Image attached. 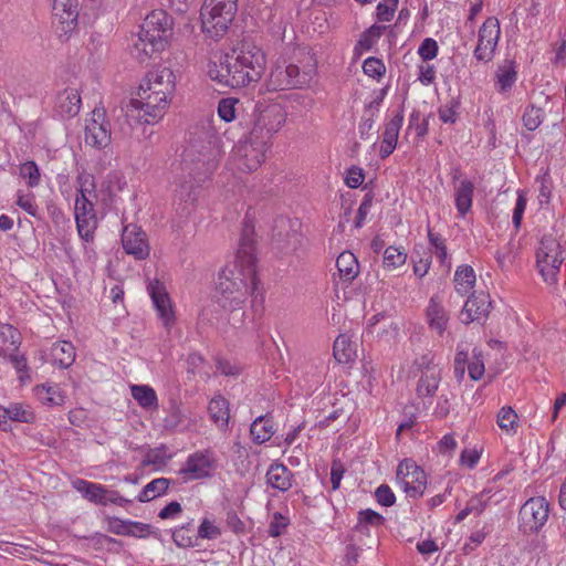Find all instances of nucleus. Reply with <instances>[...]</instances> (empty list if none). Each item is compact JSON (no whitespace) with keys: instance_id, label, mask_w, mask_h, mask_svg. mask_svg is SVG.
<instances>
[{"instance_id":"bf43d9fd","label":"nucleus","mask_w":566,"mask_h":566,"mask_svg":"<svg viewBox=\"0 0 566 566\" xmlns=\"http://www.w3.org/2000/svg\"><path fill=\"white\" fill-rule=\"evenodd\" d=\"M221 535L220 528L209 518H203L198 527L197 537L201 539H214Z\"/></svg>"},{"instance_id":"864d4df0","label":"nucleus","mask_w":566,"mask_h":566,"mask_svg":"<svg viewBox=\"0 0 566 566\" xmlns=\"http://www.w3.org/2000/svg\"><path fill=\"white\" fill-rule=\"evenodd\" d=\"M428 239L439 261L444 263L448 258L444 239L440 234L434 233L430 228L428 229Z\"/></svg>"},{"instance_id":"5fc2aeb1","label":"nucleus","mask_w":566,"mask_h":566,"mask_svg":"<svg viewBox=\"0 0 566 566\" xmlns=\"http://www.w3.org/2000/svg\"><path fill=\"white\" fill-rule=\"evenodd\" d=\"M238 99L235 98H222L218 105V114L221 119L227 123L232 122L235 118V104Z\"/></svg>"},{"instance_id":"6e6d98bb","label":"nucleus","mask_w":566,"mask_h":566,"mask_svg":"<svg viewBox=\"0 0 566 566\" xmlns=\"http://www.w3.org/2000/svg\"><path fill=\"white\" fill-rule=\"evenodd\" d=\"M363 70L366 75L374 78L381 77L386 72L385 64L377 57L366 59L363 64Z\"/></svg>"},{"instance_id":"338daca9","label":"nucleus","mask_w":566,"mask_h":566,"mask_svg":"<svg viewBox=\"0 0 566 566\" xmlns=\"http://www.w3.org/2000/svg\"><path fill=\"white\" fill-rule=\"evenodd\" d=\"M467 361L468 352L458 347V352L454 357V376L459 381L464 377Z\"/></svg>"},{"instance_id":"0eeeda50","label":"nucleus","mask_w":566,"mask_h":566,"mask_svg":"<svg viewBox=\"0 0 566 566\" xmlns=\"http://www.w3.org/2000/svg\"><path fill=\"white\" fill-rule=\"evenodd\" d=\"M565 260V251L553 235H544L536 251V264L546 283L557 282L560 265Z\"/></svg>"},{"instance_id":"6e6552de","label":"nucleus","mask_w":566,"mask_h":566,"mask_svg":"<svg viewBox=\"0 0 566 566\" xmlns=\"http://www.w3.org/2000/svg\"><path fill=\"white\" fill-rule=\"evenodd\" d=\"M269 145L253 136L240 140L233 148V158L238 169L244 172L256 170L265 159Z\"/></svg>"},{"instance_id":"9d476101","label":"nucleus","mask_w":566,"mask_h":566,"mask_svg":"<svg viewBox=\"0 0 566 566\" xmlns=\"http://www.w3.org/2000/svg\"><path fill=\"white\" fill-rule=\"evenodd\" d=\"M397 482L409 497H420L427 488L424 471L412 460L405 459L397 468Z\"/></svg>"},{"instance_id":"6ab92c4d","label":"nucleus","mask_w":566,"mask_h":566,"mask_svg":"<svg viewBox=\"0 0 566 566\" xmlns=\"http://www.w3.org/2000/svg\"><path fill=\"white\" fill-rule=\"evenodd\" d=\"M491 302L484 293L472 294L465 302L460 318L462 323L470 324L485 318L490 313Z\"/></svg>"},{"instance_id":"603ef678","label":"nucleus","mask_w":566,"mask_h":566,"mask_svg":"<svg viewBox=\"0 0 566 566\" xmlns=\"http://www.w3.org/2000/svg\"><path fill=\"white\" fill-rule=\"evenodd\" d=\"M385 30V27L381 25H373L367 31H365L359 41L358 46L363 48L364 50H370L373 45L375 44L376 40H378L382 31Z\"/></svg>"},{"instance_id":"3c124183","label":"nucleus","mask_w":566,"mask_h":566,"mask_svg":"<svg viewBox=\"0 0 566 566\" xmlns=\"http://www.w3.org/2000/svg\"><path fill=\"white\" fill-rule=\"evenodd\" d=\"M170 455H168L164 448L150 449L146 452L143 464L144 465H155L156 468H161L167 464Z\"/></svg>"},{"instance_id":"cd10ccee","label":"nucleus","mask_w":566,"mask_h":566,"mask_svg":"<svg viewBox=\"0 0 566 566\" xmlns=\"http://www.w3.org/2000/svg\"><path fill=\"white\" fill-rule=\"evenodd\" d=\"M474 185L470 180H461L454 190L455 208L461 217L471 209Z\"/></svg>"},{"instance_id":"c03bdc74","label":"nucleus","mask_w":566,"mask_h":566,"mask_svg":"<svg viewBox=\"0 0 566 566\" xmlns=\"http://www.w3.org/2000/svg\"><path fill=\"white\" fill-rule=\"evenodd\" d=\"M77 193L76 197H84L86 199H96V184L92 174L82 171L76 177Z\"/></svg>"},{"instance_id":"f8f14e48","label":"nucleus","mask_w":566,"mask_h":566,"mask_svg":"<svg viewBox=\"0 0 566 566\" xmlns=\"http://www.w3.org/2000/svg\"><path fill=\"white\" fill-rule=\"evenodd\" d=\"M84 140L96 149H104L111 144V124L103 109H93L91 117L85 120Z\"/></svg>"},{"instance_id":"72a5a7b5","label":"nucleus","mask_w":566,"mask_h":566,"mask_svg":"<svg viewBox=\"0 0 566 566\" xmlns=\"http://www.w3.org/2000/svg\"><path fill=\"white\" fill-rule=\"evenodd\" d=\"M34 394L40 402L48 406H61L64 403V396L57 385L42 384L34 387Z\"/></svg>"},{"instance_id":"8fccbe9b","label":"nucleus","mask_w":566,"mask_h":566,"mask_svg":"<svg viewBox=\"0 0 566 566\" xmlns=\"http://www.w3.org/2000/svg\"><path fill=\"white\" fill-rule=\"evenodd\" d=\"M544 112L533 105L525 108L523 114V124L528 130H535L543 122Z\"/></svg>"},{"instance_id":"a878e982","label":"nucleus","mask_w":566,"mask_h":566,"mask_svg":"<svg viewBox=\"0 0 566 566\" xmlns=\"http://www.w3.org/2000/svg\"><path fill=\"white\" fill-rule=\"evenodd\" d=\"M293 473L281 463L271 464L266 472V482L273 489L282 492L287 491L292 486Z\"/></svg>"},{"instance_id":"4468645a","label":"nucleus","mask_w":566,"mask_h":566,"mask_svg":"<svg viewBox=\"0 0 566 566\" xmlns=\"http://www.w3.org/2000/svg\"><path fill=\"white\" fill-rule=\"evenodd\" d=\"M500 22L496 18H488L479 30L478 45L474 50V57L478 61L488 63L493 56L500 39Z\"/></svg>"},{"instance_id":"39448f33","label":"nucleus","mask_w":566,"mask_h":566,"mask_svg":"<svg viewBox=\"0 0 566 566\" xmlns=\"http://www.w3.org/2000/svg\"><path fill=\"white\" fill-rule=\"evenodd\" d=\"M172 19L163 10L149 13L134 43V52L139 61H144L155 52L164 51L171 35Z\"/></svg>"},{"instance_id":"ea45409f","label":"nucleus","mask_w":566,"mask_h":566,"mask_svg":"<svg viewBox=\"0 0 566 566\" xmlns=\"http://www.w3.org/2000/svg\"><path fill=\"white\" fill-rule=\"evenodd\" d=\"M174 543L181 548H189L196 546L198 539L193 532L192 522H188L172 531Z\"/></svg>"},{"instance_id":"f3484780","label":"nucleus","mask_w":566,"mask_h":566,"mask_svg":"<svg viewBox=\"0 0 566 566\" xmlns=\"http://www.w3.org/2000/svg\"><path fill=\"white\" fill-rule=\"evenodd\" d=\"M148 294L153 301V304L158 313L159 318L168 326L174 322V312L171 301L166 286L159 280H151L147 284Z\"/></svg>"},{"instance_id":"a19ab883","label":"nucleus","mask_w":566,"mask_h":566,"mask_svg":"<svg viewBox=\"0 0 566 566\" xmlns=\"http://www.w3.org/2000/svg\"><path fill=\"white\" fill-rule=\"evenodd\" d=\"M170 481L166 478H158L147 483L138 495L139 502H149L161 494L169 488Z\"/></svg>"},{"instance_id":"20e7f679","label":"nucleus","mask_w":566,"mask_h":566,"mask_svg":"<svg viewBox=\"0 0 566 566\" xmlns=\"http://www.w3.org/2000/svg\"><path fill=\"white\" fill-rule=\"evenodd\" d=\"M265 55L263 51L251 42H243L231 53L230 87H245L256 83L265 71Z\"/></svg>"},{"instance_id":"393cba45","label":"nucleus","mask_w":566,"mask_h":566,"mask_svg":"<svg viewBox=\"0 0 566 566\" xmlns=\"http://www.w3.org/2000/svg\"><path fill=\"white\" fill-rule=\"evenodd\" d=\"M294 62L289 65H294L302 69V78L304 81H313L317 72V60L314 53L307 48H300L294 53Z\"/></svg>"},{"instance_id":"412c9836","label":"nucleus","mask_w":566,"mask_h":566,"mask_svg":"<svg viewBox=\"0 0 566 566\" xmlns=\"http://www.w3.org/2000/svg\"><path fill=\"white\" fill-rule=\"evenodd\" d=\"M207 73L212 81L230 87L231 54L213 53L209 60Z\"/></svg>"},{"instance_id":"13d9d810","label":"nucleus","mask_w":566,"mask_h":566,"mask_svg":"<svg viewBox=\"0 0 566 566\" xmlns=\"http://www.w3.org/2000/svg\"><path fill=\"white\" fill-rule=\"evenodd\" d=\"M460 106V102L457 98H452L448 104L439 108V117L446 124H454L458 117L457 109Z\"/></svg>"},{"instance_id":"c9c22d12","label":"nucleus","mask_w":566,"mask_h":566,"mask_svg":"<svg viewBox=\"0 0 566 566\" xmlns=\"http://www.w3.org/2000/svg\"><path fill=\"white\" fill-rule=\"evenodd\" d=\"M73 488L75 490H77L80 493H82V495L93 502V503H96V504H101L103 503V496L105 495V488L99 485V484H96V483H92V482H88L86 480H82V479H76L75 481H73Z\"/></svg>"},{"instance_id":"b1692460","label":"nucleus","mask_w":566,"mask_h":566,"mask_svg":"<svg viewBox=\"0 0 566 566\" xmlns=\"http://www.w3.org/2000/svg\"><path fill=\"white\" fill-rule=\"evenodd\" d=\"M441 381V368H430L420 374L416 395L418 398H431L436 395Z\"/></svg>"},{"instance_id":"5701e85b","label":"nucleus","mask_w":566,"mask_h":566,"mask_svg":"<svg viewBox=\"0 0 566 566\" xmlns=\"http://www.w3.org/2000/svg\"><path fill=\"white\" fill-rule=\"evenodd\" d=\"M402 122L403 115L401 112H398L392 116V118L388 123H386L379 149V155L381 158H387L394 153L397 146V140Z\"/></svg>"},{"instance_id":"f03ea898","label":"nucleus","mask_w":566,"mask_h":566,"mask_svg":"<svg viewBox=\"0 0 566 566\" xmlns=\"http://www.w3.org/2000/svg\"><path fill=\"white\" fill-rule=\"evenodd\" d=\"M221 155L219 139L209 132H200L190 138L181 159L172 165L175 182L181 197L190 198L214 170Z\"/></svg>"},{"instance_id":"aec40b11","label":"nucleus","mask_w":566,"mask_h":566,"mask_svg":"<svg viewBox=\"0 0 566 566\" xmlns=\"http://www.w3.org/2000/svg\"><path fill=\"white\" fill-rule=\"evenodd\" d=\"M78 0H53L52 12L54 18L62 24L64 33L72 31L78 18Z\"/></svg>"},{"instance_id":"37998d69","label":"nucleus","mask_w":566,"mask_h":566,"mask_svg":"<svg viewBox=\"0 0 566 566\" xmlns=\"http://www.w3.org/2000/svg\"><path fill=\"white\" fill-rule=\"evenodd\" d=\"M8 409V419L22 423L35 422V413L29 405L11 403Z\"/></svg>"},{"instance_id":"c85d7f7f","label":"nucleus","mask_w":566,"mask_h":566,"mask_svg":"<svg viewBox=\"0 0 566 566\" xmlns=\"http://www.w3.org/2000/svg\"><path fill=\"white\" fill-rule=\"evenodd\" d=\"M191 422L189 411L184 409L177 401H171L168 415L164 419L166 429H185Z\"/></svg>"},{"instance_id":"0e129e2a","label":"nucleus","mask_w":566,"mask_h":566,"mask_svg":"<svg viewBox=\"0 0 566 566\" xmlns=\"http://www.w3.org/2000/svg\"><path fill=\"white\" fill-rule=\"evenodd\" d=\"M484 363L481 353H474L472 360L468 365L469 376L473 380H479L484 374Z\"/></svg>"},{"instance_id":"7c9ffc66","label":"nucleus","mask_w":566,"mask_h":566,"mask_svg":"<svg viewBox=\"0 0 566 566\" xmlns=\"http://www.w3.org/2000/svg\"><path fill=\"white\" fill-rule=\"evenodd\" d=\"M274 432L273 422L269 416L258 417L250 427L251 438L258 444L269 441Z\"/></svg>"},{"instance_id":"58836bf2","label":"nucleus","mask_w":566,"mask_h":566,"mask_svg":"<svg viewBox=\"0 0 566 566\" xmlns=\"http://www.w3.org/2000/svg\"><path fill=\"white\" fill-rule=\"evenodd\" d=\"M19 345V333L11 325L0 326V356L13 353Z\"/></svg>"},{"instance_id":"f257e3e1","label":"nucleus","mask_w":566,"mask_h":566,"mask_svg":"<svg viewBox=\"0 0 566 566\" xmlns=\"http://www.w3.org/2000/svg\"><path fill=\"white\" fill-rule=\"evenodd\" d=\"M258 285L254 240L252 230L245 227L234 263L226 266L219 274V302L224 308H241L249 295L253 297V302L256 301Z\"/></svg>"},{"instance_id":"dca6fc26","label":"nucleus","mask_w":566,"mask_h":566,"mask_svg":"<svg viewBox=\"0 0 566 566\" xmlns=\"http://www.w3.org/2000/svg\"><path fill=\"white\" fill-rule=\"evenodd\" d=\"M122 244L127 254L137 260H144L149 255V244L146 233L136 224H128L122 233Z\"/></svg>"},{"instance_id":"49530a36","label":"nucleus","mask_w":566,"mask_h":566,"mask_svg":"<svg viewBox=\"0 0 566 566\" xmlns=\"http://www.w3.org/2000/svg\"><path fill=\"white\" fill-rule=\"evenodd\" d=\"M497 84L500 91L510 90L516 81V72L512 66L511 62H505L504 65L499 66L496 72Z\"/></svg>"},{"instance_id":"e2e57ef3","label":"nucleus","mask_w":566,"mask_h":566,"mask_svg":"<svg viewBox=\"0 0 566 566\" xmlns=\"http://www.w3.org/2000/svg\"><path fill=\"white\" fill-rule=\"evenodd\" d=\"M397 0H387L385 2H380L377 6V18L379 21L387 22L390 21L394 17L395 10L397 8Z\"/></svg>"},{"instance_id":"052dcab7","label":"nucleus","mask_w":566,"mask_h":566,"mask_svg":"<svg viewBox=\"0 0 566 566\" xmlns=\"http://www.w3.org/2000/svg\"><path fill=\"white\" fill-rule=\"evenodd\" d=\"M289 525V520L281 513L275 512L269 526V535L272 537L280 536Z\"/></svg>"},{"instance_id":"09e8293b","label":"nucleus","mask_w":566,"mask_h":566,"mask_svg":"<svg viewBox=\"0 0 566 566\" xmlns=\"http://www.w3.org/2000/svg\"><path fill=\"white\" fill-rule=\"evenodd\" d=\"M407 254L396 247H388L384 252V265L396 269L406 263Z\"/></svg>"},{"instance_id":"4c0bfd02","label":"nucleus","mask_w":566,"mask_h":566,"mask_svg":"<svg viewBox=\"0 0 566 566\" xmlns=\"http://www.w3.org/2000/svg\"><path fill=\"white\" fill-rule=\"evenodd\" d=\"M427 317L430 327L436 329L438 334L441 335L447 327L448 317L443 307L436 301L434 297L431 298L427 308Z\"/></svg>"},{"instance_id":"ddd939ff","label":"nucleus","mask_w":566,"mask_h":566,"mask_svg":"<svg viewBox=\"0 0 566 566\" xmlns=\"http://www.w3.org/2000/svg\"><path fill=\"white\" fill-rule=\"evenodd\" d=\"M301 222L297 219H279L273 234V245L282 253H291L302 244Z\"/></svg>"},{"instance_id":"79ce46f5","label":"nucleus","mask_w":566,"mask_h":566,"mask_svg":"<svg viewBox=\"0 0 566 566\" xmlns=\"http://www.w3.org/2000/svg\"><path fill=\"white\" fill-rule=\"evenodd\" d=\"M335 359L340 364L349 363L355 356V348L346 335H339L333 347Z\"/></svg>"},{"instance_id":"1a4fd4ad","label":"nucleus","mask_w":566,"mask_h":566,"mask_svg":"<svg viewBox=\"0 0 566 566\" xmlns=\"http://www.w3.org/2000/svg\"><path fill=\"white\" fill-rule=\"evenodd\" d=\"M285 120V111L280 105H270L259 114L250 135L269 145L272 136L283 127Z\"/></svg>"},{"instance_id":"7ed1b4c3","label":"nucleus","mask_w":566,"mask_h":566,"mask_svg":"<svg viewBox=\"0 0 566 566\" xmlns=\"http://www.w3.org/2000/svg\"><path fill=\"white\" fill-rule=\"evenodd\" d=\"M176 90V75L169 67H158L147 73L139 85L137 97L127 108V118L154 125L166 114Z\"/></svg>"},{"instance_id":"c756f323","label":"nucleus","mask_w":566,"mask_h":566,"mask_svg":"<svg viewBox=\"0 0 566 566\" xmlns=\"http://www.w3.org/2000/svg\"><path fill=\"white\" fill-rule=\"evenodd\" d=\"M336 266L342 280L352 282L359 273V264L349 251L342 252L336 260Z\"/></svg>"},{"instance_id":"680f3d73","label":"nucleus","mask_w":566,"mask_h":566,"mask_svg":"<svg viewBox=\"0 0 566 566\" xmlns=\"http://www.w3.org/2000/svg\"><path fill=\"white\" fill-rule=\"evenodd\" d=\"M438 53V44L436 40L431 38H427L422 41L418 49V54L421 56L423 61L432 60L437 56Z\"/></svg>"},{"instance_id":"2f4dec72","label":"nucleus","mask_w":566,"mask_h":566,"mask_svg":"<svg viewBox=\"0 0 566 566\" xmlns=\"http://www.w3.org/2000/svg\"><path fill=\"white\" fill-rule=\"evenodd\" d=\"M210 419L221 429L226 428L229 422V402L221 396L210 400L208 406Z\"/></svg>"},{"instance_id":"a211bd4d","label":"nucleus","mask_w":566,"mask_h":566,"mask_svg":"<svg viewBox=\"0 0 566 566\" xmlns=\"http://www.w3.org/2000/svg\"><path fill=\"white\" fill-rule=\"evenodd\" d=\"M211 470L210 457L203 452H196L187 459L185 465L179 470V474L186 480H198L209 476Z\"/></svg>"},{"instance_id":"2eb2a0df","label":"nucleus","mask_w":566,"mask_h":566,"mask_svg":"<svg viewBox=\"0 0 566 566\" xmlns=\"http://www.w3.org/2000/svg\"><path fill=\"white\" fill-rule=\"evenodd\" d=\"M93 200L84 197L75 198L74 210L77 232L86 242L93 240L98 222Z\"/></svg>"},{"instance_id":"423d86ee","label":"nucleus","mask_w":566,"mask_h":566,"mask_svg":"<svg viewBox=\"0 0 566 566\" xmlns=\"http://www.w3.org/2000/svg\"><path fill=\"white\" fill-rule=\"evenodd\" d=\"M237 12V0H205L201 10L202 31L209 38H222Z\"/></svg>"},{"instance_id":"9b49d317","label":"nucleus","mask_w":566,"mask_h":566,"mask_svg":"<svg viewBox=\"0 0 566 566\" xmlns=\"http://www.w3.org/2000/svg\"><path fill=\"white\" fill-rule=\"evenodd\" d=\"M549 503L544 496L528 499L518 513L520 525L524 532H538L547 522Z\"/></svg>"},{"instance_id":"473e14b6","label":"nucleus","mask_w":566,"mask_h":566,"mask_svg":"<svg viewBox=\"0 0 566 566\" xmlns=\"http://www.w3.org/2000/svg\"><path fill=\"white\" fill-rule=\"evenodd\" d=\"M291 72L289 65L285 67L276 65L270 73L268 87L271 91H284L290 88H296L293 78H291Z\"/></svg>"},{"instance_id":"de8ad7c7","label":"nucleus","mask_w":566,"mask_h":566,"mask_svg":"<svg viewBox=\"0 0 566 566\" xmlns=\"http://www.w3.org/2000/svg\"><path fill=\"white\" fill-rule=\"evenodd\" d=\"M517 413L511 407H503L497 413V424L502 430L515 431L517 428Z\"/></svg>"},{"instance_id":"f704fd0d","label":"nucleus","mask_w":566,"mask_h":566,"mask_svg":"<svg viewBox=\"0 0 566 566\" xmlns=\"http://www.w3.org/2000/svg\"><path fill=\"white\" fill-rule=\"evenodd\" d=\"M133 398L144 409H157L158 398L156 391L148 385H133L130 386Z\"/></svg>"},{"instance_id":"4be33fe9","label":"nucleus","mask_w":566,"mask_h":566,"mask_svg":"<svg viewBox=\"0 0 566 566\" xmlns=\"http://www.w3.org/2000/svg\"><path fill=\"white\" fill-rule=\"evenodd\" d=\"M81 95L77 87H65L55 98V111L62 117H74L81 109Z\"/></svg>"},{"instance_id":"a18cd8bd","label":"nucleus","mask_w":566,"mask_h":566,"mask_svg":"<svg viewBox=\"0 0 566 566\" xmlns=\"http://www.w3.org/2000/svg\"><path fill=\"white\" fill-rule=\"evenodd\" d=\"M19 172L21 178L27 180V184L30 188H34L40 185V169L33 160H28L21 164L19 167Z\"/></svg>"},{"instance_id":"e433bc0d","label":"nucleus","mask_w":566,"mask_h":566,"mask_svg":"<svg viewBox=\"0 0 566 566\" xmlns=\"http://www.w3.org/2000/svg\"><path fill=\"white\" fill-rule=\"evenodd\" d=\"M474 283V270L470 265H460L454 274L455 291L463 296L473 289Z\"/></svg>"},{"instance_id":"774afa93","label":"nucleus","mask_w":566,"mask_h":566,"mask_svg":"<svg viewBox=\"0 0 566 566\" xmlns=\"http://www.w3.org/2000/svg\"><path fill=\"white\" fill-rule=\"evenodd\" d=\"M365 176L363 174V169L356 166H353L347 170V175L345 178V184L349 188H358L364 182Z\"/></svg>"},{"instance_id":"bb28decb","label":"nucleus","mask_w":566,"mask_h":566,"mask_svg":"<svg viewBox=\"0 0 566 566\" xmlns=\"http://www.w3.org/2000/svg\"><path fill=\"white\" fill-rule=\"evenodd\" d=\"M50 355L53 364L67 368L75 360V347L66 340L56 342L52 345Z\"/></svg>"},{"instance_id":"69168bd1","label":"nucleus","mask_w":566,"mask_h":566,"mask_svg":"<svg viewBox=\"0 0 566 566\" xmlns=\"http://www.w3.org/2000/svg\"><path fill=\"white\" fill-rule=\"evenodd\" d=\"M377 502L382 506H391L396 502V496L387 484H381L375 491Z\"/></svg>"},{"instance_id":"4d7b16f0","label":"nucleus","mask_w":566,"mask_h":566,"mask_svg":"<svg viewBox=\"0 0 566 566\" xmlns=\"http://www.w3.org/2000/svg\"><path fill=\"white\" fill-rule=\"evenodd\" d=\"M17 205L30 216L36 217L39 209L38 205L35 203V197L33 193H24L22 191H18Z\"/></svg>"}]
</instances>
